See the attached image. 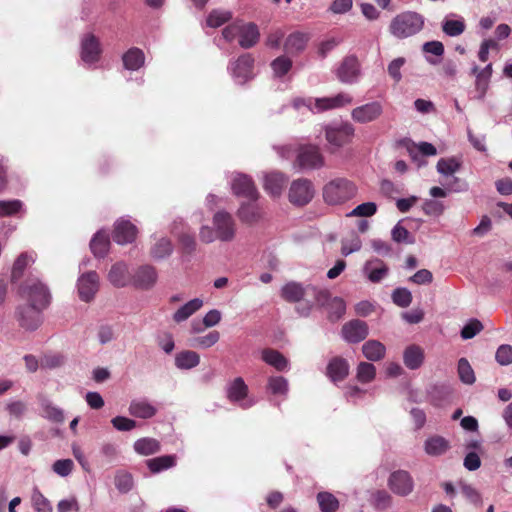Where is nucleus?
I'll list each match as a JSON object with an SVG mask.
<instances>
[{
  "instance_id": "1",
  "label": "nucleus",
  "mask_w": 512,
  "mask_h": 512,
  "mask_svg": "<svg viewBox=\"0 0 512 512\" xmlns=\"http://www.w3.org/2000/svg\"><path fill=\"white\" fill-rule=\"evenodd\" d=\"M353 98L348 93H338L332 97L322 98H295L293 100V107L300 109L307 107L313 113H321L327 110L338 109L351 104Z\"/></svg>"
},
{
  "instance_id": "2",
  "label": "nucleus",
  "mask_w": 512,
  "mask_h": 512,
  "mask_svg": "<svg viewBox=\"0 0 512 512\" xmlns=\"http://www.w3.org/2000/svg\"><path fill=\"white\" fill-rule=\"evenodd\" d=\"M356 194V185L346 178L332 179L323 187V199L328 205H341Z\"/></svg>"
},
{
  "instance_id": "3",
  "label": "nucleus",
  "mask_w": 512,
  "mask_h": 512,
  "mask_svg": "<svg viewBox=\"0 0 512 512\" xmlns=\"http://www.w3.org/2000/svg\"><path fill=\"white\" fill-rule=\"evenodd\" d=\"M424 25V18L416 12H404L394 17L389 30L397 38H407L418 33Z\"/></svg>"
},
{
  "instance_id": "4",
  "label": "nucleus",
  "mask_w": 512,
  "mask_h": 512,
  "mask_svg": "<svg viewBox=\"0 0 512 512\" xmlns=\"http://www.w3.org/2000/svg\"><path fill=\"white\" fill-rule=\"evenodd\" d=\"M21 296L28 301V304L45 309L50 303V293L45 284L36 278H29L20 288Z\"/></svg>"
},
{
  "instance_id": "5",
  "label": "nucleus",
  "mask_w": 512,
  "mask_h": 512,
  "mask_svg": "<svg viewBox=\"0 0 512 512\" xmlns=\"http://www.w3.org/2000/svg\"><path fill=\"white\" fill-rule=\"evenodd\" d=\"M255 59L249 53L229 62L227 70L236 84L243 85L255 76Z\"/></svg>"
},
{
  "instance_id": "6",
  "label": "nucleus",
  "mask_w": 512,
  "mask_h": 512,
  "mask_svg": "<svg viewBox=\"0 0 512 512\" xmlns=\"http://www.w3.org/2000/svg\"><path fill=\"white\" fill-rule=\"evenodd\" d=\"M325 139L332 149H339L351 142L355 128L349 122L332 123L324 127Z\"/></svg>"
},
{
  "instance_id": "7",
  "label": "nucleus",
  "mask_w": 512,
  "mask_h": 512,
  "mask_svg": "<svg viewBox=\"0 0 512 512\" xmlns=\"http://www.w3.org/2000/svg\"><path fill=\"white\" fill-rule=\"evenodd\" d=\"M212 225L217 240L221 242H232L236 238L237 223L229 212L225 210L217 211L212 217Z\"/></svg>"
},
{
  "instance_id": "8",
  "label": "nucleus",
  "mask_w": 512,
  "mask_h": 512,
  "mask_svg": "<svg viewBox=\"0 0 512 512\" xmlns=\"http://www.w3.org/2000/svg\"><path fill=\"white\" fill-rule=\"evenodd\" d=\"M314 194L313 183L309 179L299 178L291 183L288 199L295 206H305L311 202Z\"/></svg>"
},
{
  "instance_id": "9",
  "label": "nucleus",
  "mask_w": 512,
  "mask_h": 512,
  "mask_svg": "<svg viewBox=\"0 0 512 512\" xmlns=\"http://www.w3.org/2000/svg\"><path fill=\"white\" fill-rule=\"evenodd\" d=\"M296 163L303 170H315L325 165V159L318 146L305 145L299 149Z\"/></svg>"
},
{
  "instance_id": "10",
  "label": "nucleus",
  "mask_w": 512,
  "mask_h": 512,
  "mask_svg": "<svg viewBox=\"0 0 512 512\" xmlns=\"http://www.w3.org/2000/svg\"><path fill=\"white\" fill-rule=\"evenodd\" d=\"M337 79L344 84H355L361 77V64L355 55L343 58L336 69Z\"/></svg>"
},
{
  "instance_id": "11",
  "label": "nucleus",
  "mask_w": 512,
  "mask_h": 512,
  "mask_svg": "<svg viewBox=\"0 0 512 512\" xmlns=\"http://www.w3.org/2000/svg\"><path fill=\"white\" fill-rule=\"evenodd\" d=\"M43 310L31 304L19 306L16 310V319L19 326L26 331L37 330L43 321Z\"/></svg>"
},
{
  "instance_id": "12",
  "label": "nucleus",
  "mask_w": 512,
  "mask_h": 512,
  "mask_svg": "<svg viewBox=\"0 0 512 512\" xmlns=\"http://www.w3.org/2000/svg\"><path fill=\"white\" fill-rule=\"evenodd\" d=\"M383 105L379 101H372L357 106L351 111V118L359 124H367L378 120L383 114Z\"/></svg>"
},
{
  "instance_id": "13",
  "label": "nucleus",
  "mask_w": 512,
  "mask_h": 512,
  "mask_svg": "<svg viewBox=\"0 0 512 512\" xmlns=\"http://www.w3.org/2000/svg\"><path fill=\"white\" fill-rule=\"evenodd\" d=\"M231 189L234 195L247 198L253 202H255L259 196L254 182L245 174L236 173L233 176L231 180Z\"/></svg>"
},
{
  "instance_id": "14",
  "label": "nucleus",
  "mask_w": 512,
  "mask_h": 512,
  "mask_svg": "<svg viewBox=\"0 0 512 512\" xmlns=\"http://www.w3.org/2000/svg\"><path fill=\"white\" fill-rule=\"evenodd\" d=\"M158 280V273L152 265H142L138 267L132 275V285L136 289L150 290Z\"/></svg>"
},
{
  "instance_id": "15",
  "label": "nucleus",
  "mask_w": 512,
  "mask_h": 512,
  "mask_svg": "<svg viewBox=\"0 0 512 512\" xmlns=\"http://www.w3.org/2000/svg\"><path fill=\"white\" fill-rule=\"evenodd\" d=\"M227 397L232 403H237L243 409H248L254 405V401L246 399L248 394V387L241 377L235 378L227 386Z\"/></svg>"
},
{
  "instance_id": "16",
  "label": "nucleus",
  "mask_w": 512,
  "mask_h": 512,
  "mask_svg": "<svg viewBox=\"0 0 512 512\" xmlns=\"http://www.w3.org/2000/svg\"><path fill=\"white\" fill-rule=\"evenodd\" d=\"M79 297L84 302H90L99 289V276L95 271L82 274L77 283Z\"/></svg>"
},
{
  "instance_id": "17",
  "label": "nucleus",
  "mask_w": 512,
  "mask_h": 512,
  "mask_svg": "<svg viewBox=\"0 0 512 512\" xmlns=\"http://www.w3.org/2000/svg\"><path fill=\"white\" fill-rule=\"evenodd\" d=\"M388 486L393 493L399 496H407L413 491L414 482L407 471L398 470L390 475Z\"/></svg>"
},
{
  "instance_id": "18",
  "label": "nucleus",
  "mask_w": 512,
  "mask_h": 512,
  "mask_svg": "<svg viewBox=\"0 0 512 512\" xmlns=\"http://www.w3.org/2000/svg\"><path fill=\"white\" fill-rule=\"evenodd\" d=\"M81 60L91 65L100 58L101 48L99 40L93 34H86L81 40Z\"/></svg>"
},
{
  "instance_id": "19",
  "label": "nucleus",
  "mask_w": 512,
  "mask_h": 512,
  "mask_svg": "<svg viewBox=\"0 0 512 512\" xmlns=\"http://www.w3.org/2000/svg\"><path fill=\"white\" fill-rule=\"evenodd\" d=\"M368 326L362 320H352L342 327V336L349 343H358L368 335Z\"/></svg>"
},
{
  "instance_id": "20",
  "label": "nucleus",
  "mask_w": 512,
  "mask_h": 512,
  "mask_svg": "<svg viewBox=\"0 0 512 512\" xmlns=\"http://www.w3.org/2000/svg\"><path fill=\"white\" fill-rule=\"evenodd\" d=\"M464 174L462 162L456 158H450V193L451 192H464L468 190L469 184L464 175H456V174Z\"/></svg>"
},
{
  "instance_id": "21",
  "label": "nucleus",
  "mask_w": 512,
  "mask_h": 512,
  "mask_svg": "<svg viewBox=\"0 0 512 512\" xmlns=\"http://www.w3.org/2000/svg\"><path fill=\"white\" fill-rule=\"evenodd\" d=\"M447 193L443 188L432 187L430 189V196L432 199H427L423 203V211L430 216H439L445 210V204L441 199L446 197Z\"/></svg>"
},
{
  "instance_id": "22",
  "label": "nucleus",
  "mask_w": 512,
  "mask_h": 512,
  "mask_svg": "<svg viewBox=\"0 0 512 512\" xmlns=\"http://www.w3.org/2000/svg\"><path fill=\"white\" fill-rule=\"evenodd\" d=\"M137 234V228L129 220L119 219L115 223L113 240L120 245L128 244L134 241Z\"/></svg>"
},
{
  "instance_id": "23",
  "label": "nucleus",
  "mask_w": 512,
  "mask_h": 512,
  "mask_svg": "<svg viewBox=\"0 0 512 512\" xmlns=\"http://www.w3.org/2000/svg\"><path fill=\"white\" fill-rule=\"evenodd\" d=\"M107 277L109 282L117 288H123L132 284V276L129 273V267L125 262H117L112 265Z\"/></svg>"
},
{
  "instance_id": "24",
  "label": "nucleus",
  "mask_w": 512,
  "mask_h": 512,
  "mask_svg": "<svg viewBox=\"0 0 512 512\" xmlns=\"http://www.w3.org/2000/svg\"><path fill=\"white\" fill-rule=\"evenodd\" d=\"M388 266L379 258H373L365 262L363 273L372 283L381 282L388 274Z\"/></svg>"
},
{
  "instance_id": "25",
  "label": "nucleus",
  "mask_w": 512,
  "mask_h": 512,
  "mask_svg": "<svg viewBox=\"0 0 512 512\" xmlns=\"http://www.w3.org/2000/svg\"><path fill=\"white\" fill-rule=\"evenodd\" d=\"M308 295V285L290 281L282 286L280 296L289 303H298Z\"/></svg>"
},
{
  "instance_id": "26",
  "label": "nucleus",
  "mask_w": 512,
  "mask_h": 512,
  "mask_svg": "<svg viewBox=\"0 0 512 512\" xmlns=\"http://www.w3.org/2000/svg\"><path fill=\"white\" fill-rule=\"evenodd\" d=\"M287 181V177L281 172L268 173L264 178V189L272 197H279Z\"/></svg>"
},
{
  "instance_id": "27",
  "label": "nucleus",
  "mask_w": 512,
  "mask_h": 512,
  "mask_svg": "<svg viewBox=\"0 0 512 512\" xmlns=\"http://www.w3.org/2000/svg\"><path fill=\"white\" fill-rule=\"evenodd\" d=\"M39 405L41 407V415L47 420L54 423H62L65 420L64 411L53 404V402L44 395L38 396Z\"/></svg>"
},
{
  "instance_id": "28",
  "label": "nucleus",
  "mask_w": 512,
  "mask_h": 512,
  "mask_svg": "<svg viewBox=\"0 0 512 512\" xmlns=\"http://www.w3.org/2000/svg\"><path fill=\"white\" fill-rule=\"evenodd\" d=\"M259 38L260 33L257 25L252 22L245 23L242 21L239 45L244 49L251 48L257 44Z\"/></svg>"
},
{
  "instance_id": "29",
  "label": "nucleus",
  "mask_w": 512,
  "mask_h": 512,
  "mask_svg": "<svg viewBox=\"0 0 512 512\" xmlns=\"http://www.w3.org/2000/svg\"><path fill=\"white\" fill-rule=\"evenodd\" d=\"M128 411L134 417L149 419L157 413V408L146 399H136L131 401Z\"/></svg>"
},
{
  "instance_id": "30",
  "label": "nucleus",
  "mask_w": 512,
  "mask_h": 512,
  "mask_svg": "<svg viewBox=\"0 0 512 512\" xmlns=\"http://www.w3.org/2000/svg\"><path fill=\"white\" fill-rule=\"evenodd\" d=\"M262 360L268 365L274 367L277 371H287L289 369L288 359L279 351L266 348L261 352Z\"/></svg>"
},
{
  "instance_id": "31",
  "label": "nucleus",
  "mask_w": 512,
  "mask_h": 512,
  "mask_svg": "<svg viewBox=\"0 0 512 512\" xmlns=\"http://www.w3.org/2000/svg\"><path fill=\"white\" fill-rule=\"evenodd\" d=\"M348 373L349 364L344 358H333L327 366V375L333 382L342 381Z\"/></svg>"
},
{
  "instance_id": "32",
  "label": "nucleus",
  "mask_w": 512,
  "mask_h": 512,
  "mask_svg": "<svg viewBox=\"0 0 512 512\" xmlns=\"http://www.w3.org/2000/svg\"><path fill=\"white\" fill-rule=\"evenodd\" d=\"M424 361V351L417 345H409L403 353V362L408 369H418Z\"/></svg>"
},
{
  "instance_id": "33",
  "label": "nucleus",
  "mask_w": 512,
  "mask_h": 512,
  "mask_svg": "<svg viewBox=\"0 0 512 512\" xmlns=\"http://www.w3.org/2000/svg\"><path fill=\"white\" fill-rule=\"evenodd\" d=\"M122 61L127 70L135 71L144 65L145 55L141 49L133 47L124 53Z\"/></svg>"
},
{
  "instance_id": "34",
  "label": "nucleus",
  "mask_w": 512,
  "mask_h": 512,
  "mask_svg": "<svg viewBox=\"0 0 512 512\" xmlns=\"http://www.w3.org/2000/svg\"><path fill=\"white\" fill-rule=\"evenodd\" d=\"M363 355L370 361H380L385 357L386 347L377 340H368L362 345Z\"/></svg>"
},
{
  "instance_id": "35",
  "label": "nucleus",
  "mask_w": 512,
  "mask_h": 512,
  "mask_svg": "<svg viewBox=\"0 0 512 512\" xmlns=\"http://www.w3.org/2000/svg\"><path fill=\"white\" fill-rule=\"evenodd\" d=\"M200 363V356L197 352L192 350L181 351L175 356V365L178 369L189 370Z\"/></svg>"
},
{
  "instance_id": "36",
  "label": "nucleus",
  "mask_w": 512,
  "mask_h": 512,
  "mask_svg": "<svg viewBox=\"0 0 512 512\" xmlns=\"http://www.w3.org/2000/svg\"><path fill=\"white\" fill-rule=\"evenodd\" d=\"M202 306L203 300L200 298H194L175 311L173 314V320L177 323L183 322L197 312Z\"/></svg>"
},
{
  "instance_id": "37",
  "label": "nucleus",
  "mask_w": 512,
  "mask_h": 512,
  "mask_svg": "<svg viewBox=\"0 0 512 512\" xmlns=\"http://www.w3.org/2000/svg\"><path fill=\"white\" fill-rule=\"evenodd\" d=\"M238 217L242 222L254 223L261 219L262 210L258 204L242 203L238 209Z\"/></svg>"
},
{
  "instance_id": "38",
  "label": "nucleus",
  "mask_w": 512,
  "mask_h": 512,
  "mask_svg": "<svg viewBox=\"0 0 512 512\" xmlns=\"http://www.w3.org/2000/svg\"><path fill=\"white\" fill-rule=\"evenodd\" d=\"M109 245V237L104 231H98L90 242L91 251L96 257H104L108 252Z\"/></svg>"
},
{
  "instance_id": "39",
  "label": "nucleus",
  "mask_w": 512,
  "mask_h": 512,
  "mask_svg": "<svg viewBox=\"0 0 512 512\" xmlns=\"http://www.w3.org/2000/svg\"><path fill=\"white\" fill-rule=\"evenodd\" d=\"M173 252V244L167 237L159 238L150 249V254L155 260H162Z\"/></svg>"
},
{
  "instance_id": "40",
  "label": "nucleus",
  "mask_w": 512,
  "mask_h": 512,
  "mask_svg": "<svg viewBox=\"0 0 512 512\" xmlns=\"http://www.w3.org/2000/svg\"><path fill=\"white\" fill-rule=\"evenodd\" d=\"M133 447L136 453L148 456L159 452L161 446L158 440L150 437H144L135 441Z\"/></svg>"
},
{
  "instance_id": "41",
  "label": "nucleus",
  "mask_w": 512,
  "mask_h": 512,
  "mask_svg": "<svg viewBox=\"0 0 512 512\" xmlns=\"http://www.w3.org/2000/svg\"><path fill=\"white\" fill-rule=\"evenodd\" d=\"M307 38L300 32L292 33L287 37L284 43V49L287 53L297 54L306 47Z\"/></svg>"
},
{
  "instance_id": "42",
  "label": "nucleus",
  "mask_w": 512,
  "mask_h": 512,
  "mask_svg": "<svg viewBox=\"0 0 512 512\" xmlns=\"http://www.w3.org/2000/svg\"><path fill=\"white\" fill-rule=\"evenodd\" d=\"M175 463L176 457L174 455H164L153 459H149L147 461V466L152 473H159L163 470L175 466Z\"/></svg>"
},
{
  "instance_id": "43",
  "label": "nucleus",
  "mask_w": 512,
  "mask_h": 512,
  "mask_svg": "<svg viewBox=\"0 0 512 512\" xmlns=\"http://www.w3.org/2000/svg\"><path fill=\"white\" fill-rule=\"evenodd\" d=\"M267 389L273 395L286 397L289 391V383L283 376H271L268 378Z\"/></svg>"
},
{
  "instance_id": "44",
  "label": "nucleus",
  "mask_w": 512,
  "mask_h": 512,
  "mask_svg": "<svg viewBox=\"0 0 512 512\" xmlns=\"http://www.w3.org/2000/svg\"><path fill=\"white\" fill-rule=\"evenodd\" d=\"M321 512H336L339 500L330 492H319L316 496Z\"/></svg>"
},
{
  "instance_id": "45",
  "label": "nucleus",
  "mask_w": 512,
  "mask_h": 512,
  "mask_svg": "<svg viewBox=\"0 0 512 512\" xmlns=\"http://www.w3.org/2000/svg\"><path fill=\"white\" fill-rule=\"evenodd\" d=\"M457 373L460 381L466 385H472L476 381L474 370L466 358L458 361Z\"/></svg>"
},
{
  "instance_id": "46",
  "label": "nucleus",
  "mask_w": 512,
  "mask_h": 512,
  "mask_svg": "<svg viewBox=\"0 0 512 512\" xmlns=\"http://www.w3.org/2000/svg\"><path fill=\"white\" fill-rule=\"evenodd\" d=\"M220 339L218 331L213 330L203 336H195L190 340V346L195 348L207 349L214 346Z\"/></svg>"
},
{
  "instance_id": "47",
  "label": "nucleus",
  "mask_w": 512,
  "mask_h": 512,
  "mask_svg": "<svg viewBox=\"0 0 512 512\" xmlns=\"http://www.w3.org/2000/svg\"><path fill=\"white\" fill-rule=\"evenodd\" d=\"M472 73L476 76V88L484 94L488 88L489 80L492 74V64H488L485 68L478 71V67L472 68Z\"/></svg>"
},
{
  "instance_id": "48",
  "label": "nucleus",
  "mask_w": 512,
  "mask_h": 512,
  "mask_svg": "<svg viewBox=\"0 0 512 512\" xmlns=\"http://www.w3.org/2000/svg\"><path fill=\"white\" fill-rule=\"evenodd\" d=\"M376 368L372 363L360 362L356 368V378L361 383H370L375 379Z\"/></svg>"
},
{
  "instance_id": "49",
  "label": "nucleus",
  "mask_w": 512,
  "mask_h": 512,
  "mask_svg": "<svg viewBox=\"0 0 512 512\" xmlns=\"http://www.w3.org/2000/svg\"><path fill=\"white\" fill-rule=\"evenodd\" d=\"M447 442L443 437H430L425 442V451L428 455L437 456L446 451Z\"/></svg>"
},
{
  "instance_id": "50",
  "label": "nucleus",
  "mask_w": 512,
  "mask_h": 512,
  "mask_svg": "<svg viewBox=\"0 0 512 512\" xmlns=\"http://www.w3.org/2000/svg\"><path fill=\"white\" fill-rule=\"evenodd\" d=\"M484 329L482 322L476 318L470 319L461 329L460 336L463 340L472 339Z\"/></svg>"
},
{
  "instance_id": "51",
  "label": "nucleus",
  "mask_w": 512,
  "mask_h": 512,
  "mask_svg": "<svg viewBox=\"0 0 512 512\" xmlns=\"http://www.w3.org/2000/svg\"><path fill=\"white\" fill-rule=\"evenodd\" d=\"M308 295L313 296L314 303L321 307H327L330 301L333 299L328 290L321 289L313 285H308Z\"/></svg>"
},
{
  "instance_id": "52",
  "label": "nucleus",
  "mask_w": 512,
  "mask_h": 512,
  "mask_svg": "<svg viewBox=\"0 0 512 512\" xmlns=\"http://www.w3.org/2000/svg\"><path fill=\"white\" fill-rule=\"evenodd\" d=\"M115 486L120 493H127L133 488V477L126 471H117L115 474Z\"/></svg>"
},
{
  "instance_id": "53",
  "label": "nucleus",
  "mask_w": 512,
  "mask_h": 512,
  "mask_svg": "<svg viewBox=\"0 0 512 512\" xmlns=\"http://www.w3.org/2000/svg\"><path fill=\"white\" fill-rule=\"evenodd\" d=\"M29 262H33V259L31 256H29L27 253H22L14 262L12 273H11V280L12 282H16L19 280L23 272L26 268V266L29 264Z\"/></svg>"
},
{
  "instance_id": "54",
  "label": "nucleus",
  "mask_w": 512,
  "mask_h": 512,
  "mask_svg": "<svg viewBox=\"0 0 512 512\" xmlns=\"http://www.w3.org/2000/svg\"><path fill=\"white\" fill-rule=\"evenodd\" d=\"M31 500L37 512H52L50 501L37 488L33 489Z\"/></svg>"
},
{
  "instance_id": "55",
  "label": "nucleus",
  "mask_w": 512,
  "mask_h": 512,
  "mask_svg": "<svg viewBox=\"0 0 512 512\" xmlns=\"http://www.w3.org/2000/svg\"><path fill=\"white\" fill-rule=\"evenodd\" d=\"M392 301L395 305L406 308L412 302V294L411 292L404 287L396 288L391 295Z\"/></svg>"
},
{
  "instance_id": "56",
  "label": "nucleus",
  "mask_w": 512,
  "mask_h": 512,
  "mask_svg": "<svg viewBox=\"0 0 512 512\" xmlns=\"http://www.w3.org/2000/svg\"><path fill=\"white\" fill-rule=\"evenodd\" d=\"M292 67V61L286 56H279L271 63V68L274 75L282 77L289 72Z\"/></svg>"
},
{
  "instance_id": "57",
  "label": "nucleus",
  "mask_w": 512,
  "mask_h": 512,
  "mask_svg": "<svg viewBox=\"0 0 512 512\" xmlns=\"http://www.w3.org/2000/svg\"><path fill=\"white\" fill-rule=\"evenodd\" d=\"M232 17L229 11L213 10L207 17V25L213 28L220 27Z\"/></svg>"
},
{
  "instance_id": "58",
  "label": "nucleus",
  "mask_w": 512,
  "mask_h": 512,
  "mask_svg": "<svg viewBox=\"0 0 512 512\" xmlns=\"http://www.w3.org/2000/svg\"><path fill=\"white\" fill-rule=\"evenodd\" d=\"M377 212V205L374 202H365L356 206L347 214L349 217H371Z\"/></svg>"
},
{
  "instance_id": "59",
  "label": "nucleus",
  "mask_w": 512,
  "mask_h": 512,
  "mask_svg": "<svg viewBox=\"0 0 512 512\" xmlns=\"http://www.w3.org/2000/svg\"><path fill=\"white\" fill-rule=\"evenodd\" d=\"M392 239L397 243H414V238L409 231L399 223H397L391 231Z\"/></svg>"
},
{
  "instance_id": "60",
  "label": "nucleus",
  "mask_w": 512,
  "mask_h": 512,
  "mask_svg": "<svg viewBox=\"0 0 512 512\" xmlns=\"http://www.w3.org/2000/svg\"><path fill=\"white\" fill-rule=\"evenodd\" d=\"M327 308L329 310L330 317L335 320H338L344 315L346 310V304L342 298L333 297Z\"/></svg>"
},
{
  "instance_id": "61",
  "label": "nucleus",
  "mask_w": 512,
  "mask_h": 512,
  "mask_svg": "<svg viewBox=\"0 0 512 512\" xmlns=\"http://www.w3.org/2000/svg\"><path fill=\"white\" fill-rule=\"evenodd\" d=\"M22 205L20 200L0 201V217L18 213L22 209Z\"/></svg>"
},
{
  "instance_id": "62",
  "label": "nucleus",
  "mask_w": 512,
  "mask_h": 512,
  "mask_svg": "<svg viewBox=\"0 0 512 512\" xmlns=\"http://www.w3.org/2000/svg\"><path fill=\"white\" fill-rule=\"evenodd\" d=\"M496 361L502 365L507 366L512 363V346L508 344H502L497 348L495 353Z\"/></svg>"
},
{
  "instance_id": "63",
  "label": "nucleus",
  "mask_w": 512,
  "mask_h": 512,
  "mask_svg": "<svg viewBox=\"0 0 512 512\" xmlns=\"http://www.w3.org/2000/svg\"><path fill=\"white\" fill-rule=\"evenodd\" d=\"M405 63L406 60L404 57H398L392 60L388 65V74L396 83L400 82L402 79L401 68L404 66Z\"/></svg>"
},
{
  "instance_id": "64",
  "label": "nucleus",
  "mask_w": 512,
  "mask_h": 512,
  "mask_svg": "<svg viewBox=\"0 0 512 512\" xmlns=\"http://www.w3.org/2000/svg\"><path fill=\"white\" fill-rule=\"evenodd\" d=\"M111 423L113 427L118 431H131L137 426L136 421L124 416L114 417L111 420Z\"/></svg>"
}]
</instances>
